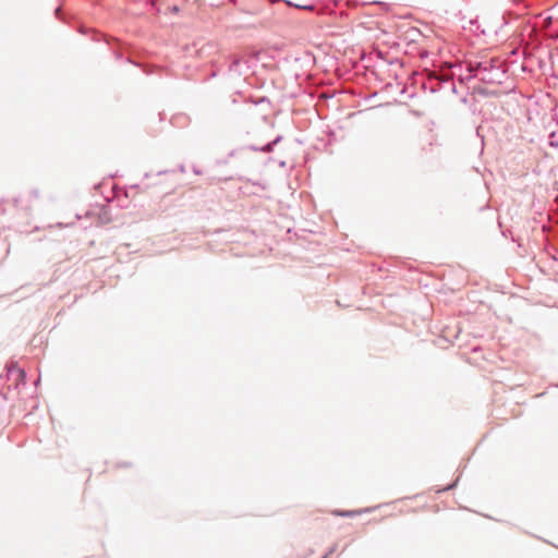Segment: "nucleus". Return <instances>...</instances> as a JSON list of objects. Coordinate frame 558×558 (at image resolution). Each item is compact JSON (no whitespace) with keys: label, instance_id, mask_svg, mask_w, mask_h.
Returning a JSON list of instances; mask_svg holds the SVG:
<instances>
[{"label":"nucleus","instance_id":"f257e3e1","mask_svg":"<svg viewBox=\"0 0 558 558\" xmlns=\"http://www.w3.org/2000/svg\"><path fill=\"white\" fill-rule=\"evenodd\" d=\"M379 148H380V137L377 136H366L360 147L359 158L361 165L367 169L372 170L376 165L379 157Z\"/></svg>","mask_w":558,"mask_h":558},{"label":"nucleus","instance_id":"f03ea898","mask_svg":"<svg viewBox=\"0 0 558 558\" xmlns=\"http://www.w3.org/2000/svg\"><path fill=\"white\" fill-rule=\"evenodd\" d=\"M282 135H277L272 141L266 143L265 145L257 146V145H248L244 146L245 150L251 151H260V153H271L276 145H278L282 141Z\"/></svg>","mask_w":558,"mask_h":558},{"label":"nucleus","instance_id":"7ed1b4c3","mask_svg":"<svg viewBox=\"0 0 558 558\" xmlns=\"http://www.w3.org/2000/svg\"><path fill=\"white\" fill-rule=\"evenodd\" d=\"M286 3L290 7H295L298 9H302V10H307V11H316L317 10L315 4L300 5V4H294L291 1H286Z\"/></svg>","mask_w":558,"mask_h":558},{"label":"nucleus","instance_id":"20e7f679","mask_svg":"<svg viewBox=\"0 0 558 558\" xmlns=\"http://www.w3.org/2000/svg\"><path fill=\"white\" fill-rule=\"evenodd\" d=\"M8 371H9V373L15 372L17 374L19 378H21L23 380L26 378V373L23 368L13 367V368H9Z\"/></svg>","mask_w":558,"mask_h":558},{"label":"nucleus","instance_id":"39448f33","mask_svg":"<svg viewBox=\"0 0 558 558\" xmlns=\"http://www.w3.org/2000/svg\"><path fill=\"white\" fill-rule=\"evenodd\" d=\"M241 63V59L238 57H233L232 61L230 62L229 70L230 71H238V66Z\"/></svg>","mask_w":558,"mask_h":558},{"label":"nucleus","instance_id":"423d86ee","mask_svg":"<svg viewBox=\"0 0 558 558\" xmlns=\"http://www.w3.org/2000/svg\"><path fill=\"white\" fill-rule=\"evenodd\" d=\"M244 151H245V148H244V147H240V148L232 149V150L228 154V158L236 157V156H242V154H243Z\"/></svg>","mask_w":558,"mask_h":558},{"label":"nucleus","instance_id":"0eeeda50","mask_svg":"<svg viewBox=\"0 0 558 558\" xmlns=\"http://www.w3.org/2000/svg\"><path fill=\"white\" fill-rule=\"evenodd\" d=\"M337 514L340 517H352L355 514L354 511L344 510V511H337Z\"/></svg>","mask_w":558,"mask_h":558},{"label":"nucleus","instance_id":"6e6552de","mask_svg":"<svg viewBox=\"0 0 558 558\" xmlns=\"http://www.w3.org/2000/svg\"><path fill=\"white\" fill-rule=\"evenodd\" d=\"M61 14H62V9L61 7H57L56 10H54V15L57 19L61 20Z\"/></svg>","mask_w":558,"mask_h":558},{"label":"nucleus","instance_id":"1a4fd4ad","mask_svg":"<svg viewBox=\"0 0 558 558\" xmlns=\"http://www.w3.org/2000/svg\"><path fill=\"white\" fill-rule=\"evenodd\" d=\"M335 550H336V545L330 547V549L322 558H328V556L331 555Z\"/></svg>","mask_w":558,"mask_h":558},{"label":"nucleus","instance_id":"9d476101","mask_svg":"<svg viewBox=\"0 0 558 558\" xmlns=\"http://www.w3.org/2000/svg\"><path fill=\"white\" fill-rule=\"evenodd\" d=\"M31 195L34 197V198H38L39 197V191L37 189H34L31 191Z\"/></svg>","mask_w":558,"mask_h":558},{"label":"nucleus","instance_id":"9b49d317","mask_svg":"<svg viewBox=\"0 0 558 558\" xmlns=\"http://www.w3.org/2000/svg\"><path fill=\"white\" fill-rule=\"evenodd\" d=\"M374 108L375 107L367 108V109L361 111V113H364V114L371 113Z\"/></svg>","mask_w":558,"mask_h":558},{"label":"nucleus","instance_id":"f8f14e48","mask_svg":"<svg viewBox=\"0 0 558 558\" xmlns=\"http://www.w3.org/2000/svg\"><path fill=\"white\" fill-rule=\"evenodd\" d=\"M100 37H101V35H99V34H95V35H94V37H93V40H95V41H99V40H100Z\"/></svg>","mask_w":558,"mask_h":558},{"label":"nucleus","instance_id":"ddd939ff","mask_svg":"<svg viewBox=\"0 0 558 558\" xmlns=\"http://www.w3.org/2000/svg\"><path fill=\"white\" fill-rule=\"evenodd\" d=\"M377 56H378L380 59H383V60H384V52H383V51L378 50V51H377Z\"/></svg>","mask_w":558,"mask_h":558},{"label":"nucleus","instance_id":"4468645a","mask_svg":"<svg viewBox=\"0 0 558 558\" xmlns=\"http://www.w3.org/2000/svg\"><path fill=\"white\" fill-rule=\"evenodd\" d=\"M179 169H180V171H181V172H184V171H185V167H184V165H181V166L179 167Z\"/></svg>","mask_w":558,"mask_h":558},{"label":"nucleus","instance_id":"2eb2a0df","mask_svg":"<svg viewBox=\"0 0 558 558\" xmlns=\"http://www.w3.org/2000/svg\"><path fill=\"white\" fill-rule=\"evenodd\" d=\"M317 12H318V14H324V13H326V9H324V10H318Z\"/></svg>","mask_w":558,"mask_h":558},{"label":"nucleus","instance_id":"dca6fc26","mask_svg":"<svg viewBox=\"0 0 558 558\" xmlns=\"http://www.w3.org/2000/svg\"><path fill=\"white\" fill-rule=\"evenodd\" d=\"M376 95H377V93H374V94L369 95V97H368L367 99H371V98H373V97H376Z\"/></svg>","mask_w":558,"mask_h":558},{"label":"nucleus","instance_id":"f3484780","mask_svg":"<svg viewBox=\"0 0 558 558\" xmlns=\"http://www.w3.org/2000/svg\"><path fill=\"white\" fill-rule=\"evenodd\" d=\"M194 172H195L196 174H199V173H201V172L198 171V169H194Z\"/></svg>","mask_w":558,"mask_h":558},{"label":"nucleus","instance_id":"a211bd4d","mask_svg":"<svg viewBox=\"0 0 558 558\" xmlns=\"http://www.w3.org/2000/svg\"><path fill=\"white\" fill-rule=\"evenodd\" d=\"M166 172H167L166 170L165 171H158L157 174H162V173H166Z\"/></svg>","mask_w":558,"mask_h":558}]
</instances>
